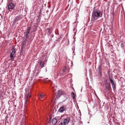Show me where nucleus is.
<instances>
[{
    "label": "nucleus",
    "instance_id": "f257e3e1",
    "mask_svg": "<svg viewBox=\"0 0 125 125\" xmlns=\"http://www.w3.org/2000/svg\"><path fill=\"white\" fill-rule=\"evenodd\" d=\"M102 13L98 10H96L93 11L92 15L91 21H93L97 19L98 18L102 17Z\"/></svg>",
    "mask_w": 125,
    "mask_h": 125
},
{
    "label": "nucleus",
    "instance_id": "f03ea898",
    "mask_svg": "<svg viewBox=\"0 0 125 125\" xmlns=\"http://www.w3.org/2000/svg\"><path fill=\"white\" fill-rule=\"evenodd\" d=\"M11 52L10 53V60L12 61H13L14 58L15 57V54L16 52V49L14 48L13 47L12 49Z\"/></svg>",
    "mask_w": 125,
    "mask_h": 125
},
{
    "label": "nucleus",
    "instance_id": "7ed1b4c3",
    "mask_svg": "<svg viewBox=\"0 0 125 125\" xmlns=\"http://www.w3.org/2000/svg\"><path fill=\"white\" fill-rule=\"evenodd\" d=\"M70 120L69 117H67L63 120H62L59 125H65L67 124Z\"/></svg>",
    "mask_w": 125,
    "mask_h": 125
},
{
    "label": "nucleus",
    "instance_id": "20e7f679",
    "mask_svg": "<svg viewBox=\"0 0 125 125\" xmlns=\"http://www.w3.org/2000/svg\"><path fill=\"white\" fill-rule=\"evenodd\" d=\"M63 94V92L60 90H59L58 91L55 93V94L57 96L55 99H58L59 98L60 96Z\"/></svg>",
    "mask_w": 125,
    "mask_h": 125
},
{
    "label": "nucleus",
    "instance_id": "39448f33",
    "mask_svg": "<svg viewBox=\"0 0 125 125\" xmlns=\"http://www.w3.org/2000/svg\"><path fill=\"white\" fill-rule=\"evenodd\" d=\"M69 66H67V64H66L63 70L60 72V75L62 76L63 74H65V73L66 69L69 67Z\"/></svg>",
    "mask_w": 125,
    "mask_h": 125
},
{
    "label": "nucleus",
    "instance_id": "423d86ee",
    "mask_svg": "<svg viewBox=\"0 0 125 125\" xmlns=\"http://www.w3.org/2000/svg\"><path fill=\"white\" fill-rule=\"evenodd\" d=\"M109 81H110V82L112 85L113 90H115L116 89L115 83L114 82L113 80L111 78L109 77Z\"/></svg>",
    "mask_w": 125,
    "mask_h": 125
},
{
    "label": "nucleus",
    "instance_id": "0eeeda50",
    "mask_svg": "<svg viewBox=\"0 0 125 125\" xmlns=\"http://www.w3.org/2000/svg\"><path fill=\"white\" fill-rule=\"evenodd\" d=\"M15 7V5L12 3H10L8 5V10L10 11L11 10H13Z\"/></svg>",
    "mask_w": 125,
    "mask_h": 125
},
{
    "label": "nucleus",
    "instance_id": "6e6552de",
    "mask_svg": "<svg viewBox=\"0 0 125 125\" xmlns=\"http://www.w3.org/2000/svg\"><path fill=\"white\" fill-rule=\"evenodd\" d=\"M105 86L106 89L108 90H110L111 88V86L110 84L108 83L107 80L105 81Z\"/></svg>",
    "mask_w": 125,
    "mask_h": 125
},
{
    "label": "nucleus",
    "instance_id": "1a4fd4ad",
    "mask_svg": "<svg viewBox=\"0 0 125 125\" xmlns=\"http://www.w3.org/2000/svg\"><path fill=\"white\" fill-rule=\"evenodd\" d=\"M44 61L42 60H40L39 62V69H41L44 66Z\"/></svg>",
    "mask_w": 125,
    "mask_h": 125
},
{
    "label": "nucleus",
    "instance_id": "9d476101",
    "mask_svg": "<svg viewBox=\"0 0 125 125\" xmlns=\"http://www.w3.org/2000/svg\"><path fill=\"white\" fill-rule=\"evenodd\" d=\"M31 96V95L30 93H29L26 95V96L25 98V104H27V102L28 101L29 98Z\"/></svg>",
    "mask_w": 125,
    "mask_h": 125
},
{
    "label": "nucleus",
    "instance_id": "9b49d317",
    "mask_svg": "<svg viewBox=\"0 0 125 125\" xmlns=\"http://www.w3.org/2000/svg\"><path fill=\"white\" fill-rule=\"evenodd\" d=\"M21 18L20 16H18L16 18H15V19L13 22V23H14V24H15V23L16 22L18 21L19 20H21Z\"/></svg>",
    "mask_w": 125,
    "mask_h": 125
},
{
    "label": "nucleus",
    "instance_id": "f8f14e48",
    "mask_svg": "<svg viewBox=\"0 0 125 125\" xmlns=\"http://www.w3.org/2000/svg\"><path fill=\"white\" fill-rule=\"evenodd\" d=\"M66 110L64 106L61 107L59 110V111L60 112H62Z\"/></svg>",
    "mask_w": 125,
    "mask_h": 125
},
{
    "label": "nucleus",
    "instance_id": "ddd939ff",
    "mask_svg": "<svg viewBox=\"0 0 125 125\" xmlns=\"http://www.w3.org/2000/svg\"><path fill=\"white\" fill-rule=\"evenodd\" d=\"M30 32H25L24 35L26 36V39H28L29 37Z\"/></svg>",
    "mask_w": 125,
    "mask_h": 125
},
{
    "label": "nucleus",
    "instance_id": "4468645a",
    "mask_svg": "<svg viewBox=\"0 0 125 125\" xmlns=\"http://www.w3.org/2000/svg\"><path fill=\"white\" fill-rule=\"evenodd\" d=\"M57 121L56 119L55 118H54L52 120V124L54 125H55L57 123Z\"/></svg>",
    "mask_w": 125,
    "mask_h": 125
},
{
    "label": "nucleus",
    "instance_id": "2eb2a0df",
    "mask_svg": "<svg viewBox=\"0 0 125 125\" xmlns=\"http://www.w3.org/2000/svg\"><path fill=\"white\" fill-rule=\"evenodd\" d=\"M98 68H99L98 71H99V73H101V71L102 70V68L100 66H99V67Z\"/></svg>",
    "mask_w": 125,
    "mask_h": 125
},
{
    "label": "nucleus",
    "instance_id": "dca6fc26",
    "mask_svg": "<svg viewBox=\"0 0 125 125\" xmlns=\"http://www.w3.org/2000/svg\"><path fill=\"white\" fill-rule=\"evenodd\" d=\"M71 95L72 97L73 98V99H74V98L75 97V95L74 93L73 92H72L71 93Z\"/></svg>",
    "mask_w": 125,
    "mask_h": 125
},
{
    "label": "nucleus",
    "instance_id": "f3484780",
    "mask_svg": "<svg viewBox=\"0 0 125 125\" xmlns=\"http://www.w3.org/2000/svg\"><path fill=\"white\" fill-rule=\"evenodd\" d=\"M44 96V95H43L42 94L40 95V97L41 98H42Z\"/></svg>",
    "mask_w": 125,
    "mask_h": 125
},
{
    "label": "nucleus",
    "instance_id": "a211bd4d",
    "mask_svg": "<svg viewBox=\"0 0 125 125\" xmlns=\"http://www.w3.org/2000/svg\"><path fill=\"white\" fill-rule=\"evenodd\" d=\"M31 28L30 27H28L27 31H30Z\"/></svg>",
    "mask_w": 125,
    "mask_h": 125
},
{
    "label": "nucleus",
    "instance_id": "6ab92c4d",
    "mask_svg": "<svg viewBox=\"0 0 125 125\" xmlns=\"http://www.w3.org/2000/svg\"><path fill=\"white\" fill-rule=\"evenodd\" d=\"M121 47L122 48H123L124 47V44L123 43H121Z\"/></svg>",
    "mask_w": 125,
    "mask_h": 125
},
{
    "label": "nucleus",
    "instance_id": "aec40b11",
    "mask_svg": "<svg viewBox=\"0 0 125 125\" xmlns=\"http://www.w3.org/2000/svg\"><path fill=\"white\" fill-rule=\"evenodd\" d=\"M75 30V28H74L73 29V30L74 31Z\"/></svg>",
    "mask_w": 125,
    "mask_h": 125
},
{
    "label": "nucleus",
    "instance_id": "412c9836",
    "mask_svg": "<svg viewBox=\"0 0 125 125\" xmlns=\"http://www.w3.org/2000/svg\"><path fill=\"white\" fill-rule=\"evenodd\" d=\"M21 125H24L23 124H21Z\"/></svg>",
    "mask_w": 125,
    "mask_h": 125
},
{
    "label": "nucleus",
    "instance_id": "4be33fe9",
    "mask_svg": "<svg viewBox=\"0 0 125 125\" xmlns=\"http://www.w3.org/2000/svg\"><path fill=\"white\" fill-rule=\"evenodd\" d=\"M53 93H55V92H54V91H53Z\"/></svg>",
    "mask_w": 125,
    "mask_h": 125
},
{
    "label": "nucleus",
    "instance_id": "5701e85b",
    "mask_svg": "<svg viewBox=\"0 0 125 125\" xmlns=\"http://www.w3.org/2000/svg\"><path fill=\"white\" fill-rule=\"evenodd\" d=\"M6 117H7V116H6Z\"/></svg>",
    "mask_w": 125,
    "mask_h": 125
}]
</instances>
